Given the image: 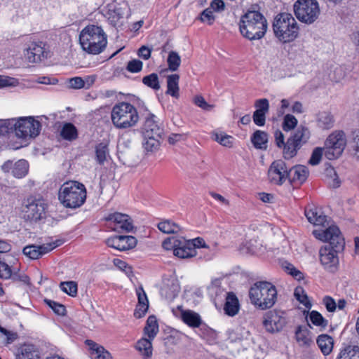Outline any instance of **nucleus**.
<instances>
[{
	"label": "nucleus",
	"mask_w": 359,
	"mask_h": 359,
	"mask_svg": "<svg viewBox=\"0 0 359 359\" xmlns=\"http://www.w3.org/2000/svg\"><path fill=\"white\" fill-rule=\"evenodd\" d=\"M15 133L22 139L34 138L41 131V123L32 116L15 118Z\"/></svg>",
	"instance_id": "obj_10"
},
{
	"label": "nucleus",
	"mask_w": 359,
	"mask_h": 359,
	"mask_svg": "<svg viewBox=\"0 0 359 359\" xmlns=\"http://www.w3.org/2000/svg\"><path fill=\"white\" fill-rule=\"evenodd\" d=\"M310 135L309 128L300 126L294 134L287 139L283 151V157L285 159H290L295 156L298 150L308 142Z\"/></svg>",
	"instance_id": "obj_9"
},
{
	"label": "nucleus",
	"mask_w": 359,
	"mask_h": 359,
	"mask_svg": "<svg viewBox=\"0 0 359 359\" xmlns=\"http://www.w3.org/2000/svg\"><path fill=\"white\" fill-rule=\"evenodd\" d=\"M127 9L128 5L125 1H121V3L114 1L107 5L104 15L112 27L119 26L121 25V20L123 18Z\"/></svg>",
	"instance_id": "obj_14"
},
{
	"label": "nucleus",
	"mask_w": 359,
	"mask_h": 359,
	"mask_svg": "<svg viewBox=\"0 0 359 359\" xmlns=\"http://www.w3.org/2000/svg\"><path fill=\"white\" fill-rule=\"evenodd\" d=\"M142 83L154 89V90H158L160 88V83L158 81V76L156 73H152L149 75H147L142 79Z\"/></svg>",
	"instance_id": "obj_48"
},
{
	"label": "nucleus",
	"mask_w": 359,
	"mask_h": 359,
	"mask_svg": "<svg viewBox=\"0 0 359 359\" xmlns=\"http://www.w3.org/2000/svg\"><path fill=\"white\" fill-rule=\"evenodd\" d=\"M63 241L62 240H56L54 242L45 243L43 245H30L23 248V254L32 259H36L43 255L50 252L55 248L61 245Z\"/></svg>",
	"instance_id": "obj_17"
},
{
	"label": "nucleus",
	"mask_w": 359,
	"mask_h": 359,
	"mask_svg": "<svg viewBox=\"0 0 359 359\" xmlns=\"http://www.w3.org/2000/svg\"><path fill=\"white\" fill-rule=\"evenodd\" d=\"M294 297L296 299L303 305H304L306 308L310 309L311 307V304L308 299L307 294H306L304 290L302 287H297L294 290Z\"/></svg>",
	"instance_id": "obj_51"
},
{
	"label": "nucleus",
	"mask_w": 359,
	"mask_h": 359,
	"mask_svg": "<svg viewBox=\"0 0 359 359\" xmlns=\"http://www.w3.org/2000/svg\"><path fill=\"white\" fill-rule=\"evenodd\" d=\"M200 20L203 22H207L209 25L213 24L215 16L213 15L211 8H208L205 9L201 14Z\"/></svg>",
	"instance_id": "obj_57"
},
{
	"label": "nucleus",
	"mask_w": 359,
	"mask_h": 359,
	"mask_svg": "<svg viewBox=\"0 0 359 359\" xmlns=\"http://www.w3.org/2000/svg\"><path fill=\"white\" fill-rule=\"evenodd\" d=\"M337 359H359V347L348 346L341 351Z\"/></svg>",
	"instance_id": "obj_40"
},
{
	"label": "nucleus",
	"mask_w": 359,
	"mask_h": 359,
	"mask_svg": "<svg viewBox=\"0 0 359 359\" xmlns=\"http://www.w3.org/2000/svg\"><path fill=\"white\" fill-rule=\"evenodd\" d=\"M22 211L25 219L37 221L41 219L45 214L44 204L40 200L28 198L24 202Z\"/></svg>",
	"instance_id": "obj_15"
},
{
	"label": "nucleus",
	"mask_w": 359,
	"mask_h": 359,
	"mask_svg": "<svg viewBox=\"0 0 359 359\" xmlns=\"http://www.w3.org/2000/svg\"><path fill=\"white\" fill-rule=\"evenodd\" d=\"M143 63L142 61L133 59L130 60L126 67V69L131 73H137L142 69Z\"/></svg>",
	"instance_id": "obj_55"
},
{
	"label": "nucleus",
	"mask_w": 359,
	"mask_h": 359,
	"mask_svg": "<svg viewBox=\"0 0 359 359\" xmlns=\"http://www.w3.org/2000/svg\"><path fill=\"white\" fill-rule=\"evenodd\" d=\"M268 134L262 130H256L251 137L253 146L258 149L266 150L268 147Z\"/></svg>",
	"instance_id": "obj_33"
},
{
	"label": "nucleus",
	"mask_w": 359,
	"mask_h": 359,
	"mask_svg": "<svg viewBox=\"0 0 359 359\" xmlns=\"http://www.w3.org/2000/svg\"><path fill=\"white\" fill-rule=\"evenodd\" d=\"M111 119L117 129L134 127L139 121L137 109L130 103L121 102L116 104L111 111Z\"/></svg>",
	"instance_id": "obj_6"
},
{
	"label": "nucleus",
	"mask_w": 359,
	"mask_h": 359,
	"mask_svg": "<svg viewBox=\"0 0 359 359\" xmlns=\"http://www.w3.org/2000/svg\"><path fill=\"white\" fill-rule=\"evenodd\" d=\"M194 104L198 107L205 111H211L213 109V105L209 104L201 95H197L194 98Z\"/></svg>",
	"instance_id": "obj_62"
},
{
	"label": "nucleus",
	"mask_w": 359,
	"mask_h": 359,
	"mask_svg": "<svg viewBox=\"0 0 359 359\" xmlns=\"http://www.w3.org/2000/svg\"><path fill=\"white\" fill-rule=\"evenodd\" d=\"M326 174L327 175H329L332 179V182H330V184L334 188L339 187L340 185V182L334 169L333 168H327Z\"/></svg>",
	"instance_id": "obj_63"
},
{
	"label": "nucleus",
	"mask_w": 359,
	"mask_h": 359,
	"mask_svg": "<svg viewBox=\"0 0 359 359\" xmlns=\"http://www.w3.org/2000/svg\"><path fill=\"white\" fill-rule=\"evenodd\" d=\"M255 107L257 109L252 115L253 121L257 126H263L266 122V114L269 110V100L266 98L257 100Z\"/></svg>",
	"instance_id": "obj_20"
},
{
	"label": "nucleus",
	"mask_w": 359,
	"mask_h": 359,
	"mask_svg": "<svg viewBox=\"0 0 359 359\" xmlns=\"http://www.w3.org/2000/svg\"><path fill=\"white\" fill-rule=\"evenodd\" d=\"M16 359H41L39 348L30 344L20 346L15 353Z\"/></svg>",
	"instance_id": "obj_23"
},
{
	"label": "nucleus",
	"mask_w": 359,
	"mask_h": 359,
	"mask_svg": "<svg viewBox=\"0 0 359 359\" xmlns=\"http://www.w3.org/2000/svg\"><path fill=\"white\" fill-rule=\"evenodd\" d=\"M96 159L100 164H103L109 156V149L107 144L101 142L95 147Z\"/></svg>",
	"instance_id": "obj_45"
},
{
	"label": "nucleus",
	"mask_w": 359,
	"mask_h": 359,
	"mask_svg": "<svg viewBox=\"0 0 359 359\" xmlns=\"http://www.w3.org/2000/svg\"><path fill=\"white\" fill-rule=\"evenodd\" d=\"M151 340L149 338H142L136 344L137 350L141 353L144 359H149L152 355Z\"/></svg>",
	"instance_id": "obj_36"
},
{
	"label": "nucleus",
	"mask_w": 359,
	"mask_h": 359,
	"mask_svg": "<svg viewBox=\"0 0 359 359\" xmlns=\"http://www.w3.org/2000/svg\"><path fill=\"white\" fill-rule=\"evenodd\" d=\"M267 20L257 4L252 5L241 18L239 29L242 36L250 41L260 39L267 30Z\"/></svg>",
	"instance_id": "obj_2"
},
{
	"label": "nucleus",
	"mask_w": 359,
	"mask_h": 359,
	"mask_svg": "<svg viewBox=\"0 0 359 359\" xmlns=\"http://www.w3.org/2000/svg\"><path fill=\"white\" fill-rule=\"evenodd\" d=\"M286 325L285 313L280 310H271L264 316L263 326L270 333L280 332Z\"/></svg>",
	"instance_id": "obj_12"
},
{
	"label": "nucleus",
	"mask_w": 359,
	"mask_h": 359,
	"mask_svg": "<svg viewBox=\"0 0 359 359\" xmlns=\"http://www.w3.org/2000/svg\"><path fill=\"white\" fill-rule=\"evenodd\" d=\"M15 118L1 120L0 121V135H5L11 132H15Z\"/></svg>",
	"instance_id": "obj_50"
},
{
	"label": "nucleus",
	"mask_w": 359,
	"mask_h": 359,
	"mask_svg": "<svg viewBox=\"0 0 359 359\" xmlns=\"http://www.w3.org/2000/svg\"><path fill=\"white\" fill-rule=\"evenodd\" d=\"M297 123V119L293 115L287 114L283 119V129L285 131H290L296 127Z\"/></svg>",
	"instance_id": "obj_53"
},
{
	"label": "nucleus",
	"mask_w": 359,
	"mask_h": 359,
	"mask_svg": "<svg viewBox=\"0 0 359 359\" xmlns=\"http://www.w3.org/2000/svg\"><path fill=\"white\" fill-rule=\"evenodd\" d=\"M12 276L11 267L4 262L0 259V278L8 279Z\"/></svg>",
	"instance_id": "obj_60"
},
{
	"label": "nucleus",
	"mask_w": 359,
	"mask_h": 359,
	"mask_svg": "<svg viewBox=\"0 0 359 359\" xmlns=\"http://www.w3.org/2000/svg\"><path fill=\"white\" fill-rule=\"evenodd\" d=\"M289 174L290 182L302 184L309 176V170L304 165H297L289 169Z\"/></svg>",
	"instance_id": "obj_25"
},
{
	"label": "nucleus",
	"mask_w": 359,
	"mask_h": 359,
	"mask_svg": "<svg viewBox=\"0 0 359 359\" xmlns=\"http://www.w3.org/2000/svg\"><path fill=\"white\" fill-rule=\"evenodd\" d=\"M323 150L320 147H316L312 152L311 156L309 161V163L312 165H318L322 158Z\"/></svg>",
	"instance_id": "obj_58"
},
{
	"label": "nucleus",
	"mask_w": 359,
	"mask_h": 359,
	"mask_svg": "<svg viewBox=\"0 0 359 359\" xmlns=\"http://www.w3.org/2000/svg\"><path fill=\"white\" fill-rule=\"evenodd\" d=\"M317 344L322 353L325 355H329L333 348L334 340L332 337L328 334H320L317 338Z\"/></svg>",
	"instance_id": "obj_34"
},
{
	"label": "nucleus",
	"mask_w": 359,
	"mask_h": 359,
	"mask_svg": "<svg viewBox=\"0 0 359 359\" xmlns=\"http://www.w3.org/2000/svg\"><path fill=\"white\" fill-rule=\"evenodd\" d=\"M224 297V313L229 316H236L238 313L240 309V304L238 297L233 292H225Z\"/></svg>",
	"instance_id": "obj_24"
},
{
	"label": "nucleus",
	"mask_w": 359,
	"mask_h": 359,
	"mask_svg": "<svg viewBox=\"0 0 359 359\" xmlns=\"http://www.w3.org/2000/svg\"><path fill=\"white\" fill-rule=\"evenodd\" d=\"M174 255L182 259L193 257L196 255V250L188 245V240L180 238V244L174 250Z\"/></svg>",
	"instance_id": "obj_31"
},
{
	"label": "nucleus",
	"mask_w": 359,
	"mask_h": 359,
	"mask_svg": "<svg viewBox=\"0 0 359 359\" xmlns=\"http://www.w3.org/2000/svg\"><path fill=\"white\" fill-rule=\"evenodd\" d=\"M346 144V136L342 131H336L328 136L325 140V156L329 160L339 158Z\"/></svg>",
	"instance_id": "obj_11"
},
{
	"label": "nucleus",
	"mask_w": 359,
	"mask_h": 359,
	"mask_svg": "<svg viewBox=\"0 0 359 359\" xmlns=\"http://www.w3.org/2000/svg\"><path fill=\"white\" fill-rule=\"evenodd\" d=\"M60 135L63 139L72 141L76 140L78 137V132L76 128L71 123H65Z\"/></svg>",
	"instance_id": "obj_38"
},
{
	"label": "nucleus",
	"mask_w": 359,
	"mask_h": 359,
	"mask_svg": "<svg viewBox=\"0 0 359 359\" xmlns=\"http://www.w3.org/2000/svg\"><path fill=\"white\" fill-rule=\"evenodd\" d=\"M309 320L313 325L320 327V330H325L328 325V320L316 311H312L309 314Z\"/></svg>",
	"instance_id": "obj_42"
},
{
	"label": "nucleus",
	"mask_w": 359,
	"mask_h": 359,
	"mask_svg": "<svg viewBox=\"0 0 359 359\" xmlns=\"http://www.w3.org/2000/svg\"><path fill=\"white\" fill-rule=\"evenodd\" d=\"M179 244H180V238L170 237L163 241L162 246L167 250H172L174 251Z\"/></svg>",
	"instance_id": "obj_56"
},
{
	"label": "nucleus",
	"mask_w": 359,
	"mask_h": 359,
	"mask_svg": "<svg viewBox=\"0 0 359 359\" xmlns=\"http://www.w3.org/2000/svg\"><path fill=\"white\" fill-rule=\"evenodd\" d=\"M305 216L309 222L314 225L325 226L327 223V217L319 213L316 208H306Z\"/></svg>",
	"instance_id": "obj_32"
},
{
	"label": "nucleus",
	"mask_w": 359,
	"mask_h": 359,
	"mask_svg": "<svg viewBox=\"0 0 359 359\" xmlns=\"http://www.w3.org/2000/svg\"><path fill=\"white\" fill-rule=\"evenodd\" d=\"M158 332V325L156 318L154 316H150L147 320V324L144 327L145 334L148 336L150 339H153Z\"/></svg>",
	"instance_id": "obj_37"
},
{
	"label": "nucleus",
	"mask_w": 359,
	"mask_h": 359,
	"mask_svg": "<svg viewBox=\"0 0 359 359\" xmlns=\"http://www.w3.org/2000/svg\"><path fill=\"white\" fill-rule=\"evenodd\" d=\"M84 184L76 181L65 182L58 191V200L67 208L76 209L82 206L86 200Z\"/></svg>",
	"instance_id": "obj_5"
},
{
	"label": "nucleus",
	"mask_w": 359,
	"mask_h": 359,
	"mask_svg": "<svg viewBox=\"0 0 359 359\" xmlns=\"http://www.w3.org/2000/svg\"><path fill=\"white\" fill-rule=\"evenodd\" d=\"M25 56L30 62H39L48 57V52L42 42H32L27 48Z\"/></svg>",
	"instance_id": "obj_19"
},
{
	"label": "nucleus",
	"mask_w": 359,
	"mask_h": 359,
	"mask_svg": "<svg viewBox=\"0 0 359 359\" xmlns=\"http://www.w3.org/2000/svg\"><path fill=\"white\" fill-rule=\"evenodd\" d=\"M275 36L283 43L294 41L298 36L299 27L290 13H281L276 15L273 22Z\"/></svg>",
	"instance_id": "obj_7"
},
{
	"label": "nucleus",
	"mask_w": 359,
	"mask_h": 359,
	"mask_svg": "<svg viewBox=\"0 0 359 359\" xmlns=\"http://www.w3.org/2000/svg\"><path fill=\"white\" fill-rule=\"evenodd\" d=\"M79 42L83 50L88 53L99 54L107 44V35L101 27L90 25L81 32Z\"/></svg>",
	"instance_id": "obj_4"
},
{
	"label": "nucleus",
	"mask_w": 359,
	"mask_h": 359,
	"mask_svg": "<svg viewBox=\"0 0 359 359\" xmlns=\"http://www.w3.org/2000/svg\"><path fill=\"white\" fill-rule=\"evenodd\" d=\"M179 80L180 76L178 74H171L167 78L166 93L175 98H178L180 96Z\"/></svg>",
	"instance_id": "obj_35"
},
{
	"label": "nucleus",
	"mask_w": 359,
	"mask_h": 359,
	"mask_svg": "<svg viewBox=\"0 0 359 359\" xmlns=\"http://www.w3.org/2000/svg\"><path fill=\"white\" fill-rule=\"evenodd\" d=\"M158 229L165 233H176L180 231V226L171 220H165L158 224Z\"/></svg>",
	"instance_id": "obj_44"
},
{
	"label": "nucleus",
	"mask_w": 359,
	"mask_h": 359,
	"mask_svg": "<svg viewBox=\"0 0 359 359\" xmlns=\"http://www.w3.org/2000/svg\"><path fill=\"white\" fill-rule=\"evenodd\" d=\"M154 118L155 116L154 114H149V116L146 118L142 127V133L144 137H162V135L163 134V130L156 123Z\"/></svg>",
	"instance_id": "obj_21"
},
{
	"label": "nucleus",
	"mask_w": 359,
	"mask_h": 359,
	"mask_svg": "<svg viewBox=\"0 0 359 359\" xmlns=\"http://www.w3.org/2000/svg\"><path fill=\"white\" fill-rule=\"evenodd\" d=\"M306 326L299 325L295 331V338L301 346H309L313 343V337Z\"/></svg>",
	"instance_id": "obj_28"
},
{
	"label": "nucleus",
	"mask_w": 359,
	"mask_h": 359,
	"mask_svg": "<svg viewBox=\"0 0 359 359\" xmlns=\"http://www.w3.org/2000/svg\"><path fill=\"white\" fill-rule=\"evenodd\" d=\"M105 219L111 222V228L115 231L130 232L134 228L133 219L126 214L120 212L111 213Z\"/></svg>",
	"instance_id": "obj_16"
},
{
	"label": "nucleus",
	"mask_w": 359,
	"mask_h": 359,
	"mask_svg": "<svg viewBox=\"0 0 359 359\" xmlns=\"http://www.w3.org/2000/svg\"><path fill=\"white\" fill-rule=\"evenodd\" d=\"M138 304L135 310L134 315L136 318H140L145 315L149 308V302L145 292L142 287L137 290Z\"/></svg>",
	"instance_id": "obj_29"
},
{
	"label": "nucleus",
	"mask_w": 359,
	"mask_h": 359,
	"mask_svg": "<svg viewBox=\"0 0 359 359\" xmlns=\"http://www.w3.org/2000/svg\"><path fill=\"white\" fill-rule=\"evenodd\" d=\"M18 84V79L0 75V88L8 86H16Z\"/></svg>",
	"instance_id": "obj_61"
},
{
	"label": "nucleus",
	"mask_w": 359,
	"mask_h": 359,
	"mask_svg": "<svg viewBox=\"0 0 359 359\" xmlns=\"http://www.w3.org/2000/svg\"><path fill=\"white\" fill-rule=\"evenodd\" d=\"M44 302L52 309L55 313L59 316H64L66 313L65 306L53 300L45 299Z\"/></svg>",
	"instance_id": "obj_52"
},
{
	"label": "nucleus",
	"mask_w": 359,
	"mask_h": 359,
	"mask_svg": "<svg viewBox=\"0 0 359 359\" xmlns=\"http://www.w3.org/2000/svg\"><path fill=\"white\" fill-rule=\"evenodd\" d=\"M28 172V163L27 161L21 159L15 162L12 170V175L17 178L25 177Z\"/></svg>",
	"instance_id": "obj_39"
},
{
	"label": "nucleus",
	"mask_w": 359,
	"mask_h": 359,
	"mask_svg": "<svg viewBox=\"0 0 359 359\" xmlns=\"http://www.w3.org/2000/svg\"><path fill=\"white\" fill-rule=\"evenodd\" d=\"M289 168L283 160L274 161L268 170L269 180L271 184L282 185L289 179Z\"/></svg>",
	"instance_id": "obj_13"
},
{
	"label": "nucleus",
	"mask_w": 359,
	"mask_h": 359,
	"mask_svg": "<svg viewBox=\"0 0 359 359\" xmlns=\"http://www.w3.org/2000/svg\"><path fill=\"white\" fill-rule=\"evenodd\" d=\"M313 234L317 239L327 243L320 250V260L326 270L334 272L339 264L337 254L341 252L345 245L339 229L332 225L325 230H314Z\"/></svg>",
	"instance_id": "obj_1"
},
{
	"label": "nucleus",
	"mask_w": 359,
	"mask_h": 359,
	"mask_svg": "<svg viewBox=\"0 0 359 359\" xmlns=\"http://www.w3.org/2000/svg\"><path fill=\"white\" fill-rule=\"evenodd\" d=\"M294 12L300 22L310 25L319 16V5L316 0H297L294 4Z\"/></svg>",
	"instance_id": "obj_8"
},
{
	"label": "nucleus",
	"mask_w": 359,
	"mask_h": 359,
	"mask_svg": "<svg viewBox=\"0 0 359 359\" xmlns=\"http://www.w3.org/2000/svg\"><path fill=\"white\" fill-rule=\"evenodd\" d=\"M211 137L212 138V140L217 142L224 147H232V137L225 134L223 132L212 131L211 133Z\"/></svg>",
	"instance_id": "obj_41"
},
{
	"label": "nucleus",
	"mask_w": 359,
	"mask_h": 359,
	"mask_svg": "<svg viewBox=\"0 0 359 359\" xmlns=\"http://www.w3.org/2000/svg\"><path fill=\"white\" fill-rule=\"evenodd\" d=\"M137 240L133 236H114L107 239L106 244L119 251H126L134 248Z\"/></svg>",
	"instance_id": "obj_18"
},
{
	"label": "nucleus",
	"mask_w": 359,
	"mask_h": 359,
	"mask_svg": "<svg viewBox=\"0 0 359 359\" xmlns=\"http://www.w3.org/2000/svg\"><path fill=\"white\" fill-rule=\"evenodd\" d=\"M167 62L171 71H177L181 64V57L177 52L172 50L169 53Z\"/></svg>",
	"instance_id": "obj_46"
},
{
	"label": "nucleus",
	"mask_w": 359,
	"mask_h": 359,
	"mask_svg": "<svg viewBox=\"0 0 359 359\" xmlns=\"http://www.w3.org/2000/svg\"><path fill=\"white\" fill-rule=\"evenodd\" d=\"M285 271L287 272L290 275L294 277L297 280H301L303 278L302 273L297 270L292 264L290 263H286L284 266Z\"/></svg>",
	"instance_id": "obj_59"
},
{
	"label": "nucleus",
	"mask_w": 359,
	"mask_h": 359,
	"mask_svg": "<svg viewBox=\"0 0 359 359\" xmlns=\"http://www.w3.org/2000/svg\"><path fill=\"white\" fill-rule=\"evenodd\" d=\"M177 309L180 311V318L189 327H199L203 323V320L198 313L192 310H184L182 306H179Z\"/></svg>",
	"instance_id": "obj_22"
},
{
	"label": "nucleus",
	"mask_w": 359,
	"mask_h": 359,
	"mask_svg": "<svg viewBox=\"0 0 359 359\" xmlns=\"http://www.w3.org/2000/svg\"><path fill=\"white\" fill-rule=\"evenodd\" d=\"M60 287L62 291L71 297H76L77 295L78 286L77 283L74 281L62 282Z\"/></svg>",
	"instance_id": "obj_47"
},
{
	"label": "nucleus",
	"mask_w": 359,
	"mask_h": 359,
	"mask_svg": "<svg viewBox=\"0 0 359 359\" xmlns=\"http://www.w3.org/2000/svg\"><path fill=\"white\" fill-rule=\"evenodd\" d=\"M18 337L16 332H13L0 326V345L12 344Z\"/></svg>",
	"instance_id": "obj_43"
},
{
	"label": "nucleus",
	"mask_w": 359,
	"mask_h": 359,
	"mask_svg": "<svg viewBox=\"0 0 359 359\" xmlns=\"http://www.w3.org/2000/svg\"><path fill=\"white\" fill-rule=\"evenodd\" d=\"M334 118L328 111H319L316 114V123L318 128L323 130H329L334 126Z\"/></svg>",
	"instance_id": "obj_30"
},
{
	"label": "nucleus",
	"mask_w": 359,
	"mask_h": 359,
	"mask_svg": "<svg viewBox=\"0 0 359 359\" xmlns=\"http://www.w3.org/2000/svg\"><path fill=\"white\" fill-rule=\"evenodd\" d=\"M180 290L178 281L175 279L168 280L161 287V293L166 299L172 301L177 295Z\"/></svg>",
	"instance_id": "obj_27"
},
{
	"label": "nucleus",
	"mask_w": 359,
	"mask_h": 359,
	"mask_svg": "<svg viewBox=\"0 0 359 359\" xmlns=\"http://www.w3.org/2000/svg\"><path fill=\"white\" fill-rule=\"evenodd\" d=\"M86 344L89 347L91 359H111L109 352L95 341L87 339Z\"/></svg>",
	"instance_id": "obj_26"
},
{
	"label": "nucleus",
	"mask_w": 359,
	"mask_h": 359,
	"mask_svg": "<svg viewBox=\"0 0 359 359\" xmlns=\"http://www.w3.org/2000/svg\"><path fill=\"white\" fill-rule=\"evenodd\" d=\"M161 137H144V142L142 143L144 148L148 151H152L156 149L160 144Z\"/></svg>",
	"instance_id": "obj_49"
},
{
	"label": "nucleus",
	"mask_w": 359,
	"mask_h": 359,
	"mask_svg": "<svg viewBox=\"0 0 359 359\" xmlns=\"http://www.w3.org/2000/svg\"><path fill=\"white\" fill-rule=\"evenodd\" d=\"M188 245H189L194 250H196V248H208L205 245V241L200 237L188 240Z\"/></svg>",
	"instance_id": "obj_64"
},
{
	"label": "nucleus",
	"mask_w": 359,
	"mask_h": 359,
	"mask_svg": "<svg viewBox=\"0 0 359 359\" xmlns=\"http://www.w3.org/2000/svg\"><path fill=\"white\" fill-rule=\"evenodd\" d=\"M277 294L275 285L268 281H257L249 290L250 302L261 310L273 307L277 301Z\"/></svg>",
	"instance_id": "obj_3"
},
{
	"label": "nucleus",
	"mask_w": 359,
	"mask_h": 359,
	"mask_svg": "<svg viewBox=\"0 0 359 359\" xmlns=\"http://www.w3.org/2000/svg\"><path fill=\"white\" fill-rule=\"evenodd\" d=\"M220 280L215 279L212 281L211 284L208 287V291L211 296L215 295L218 297L224 292V290L220 287Z\"/></svg>",
	"instance_id": "obj_54"
}]
</instances>
